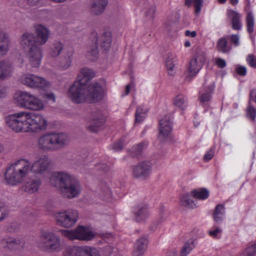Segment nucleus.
Segmentation results:
<instances>
[{
	"instance_id": "1",
	"label": "nucleus",
	"mask_w": 256,
	"mask_h": 256,
	"mask_svg": "<svg viewBox=\"0 0 256 256\" xmlns=\"http://www.w3.org/2000/svg\"><path fill=\"white\" fill-rule=\"evenodd\" d=\"M68 96L75 104L95 102L102 98L103 90L99 83H92L87 86L80 80H76L70 88Z\"/></svg>"
},
{
	"instance_id": "2",
	"label": "nucleus",
	"mask_w": 256,
	"mask_h": 256,
	"mask_svg": "<svg viewBox=\"0 0 256 256\" xmlns=\"http://www.w3.org/2000/svg\"><path fill=\"white\" fill-rule=\"evenodd\" d=\"M50 181L52 185L59 188L61 194L66 198L71 199L77 197L82 190L79 181L67 172H54Z\"/></svg>"
},
{
	"instance_id": "3",
	"label": "nucleus",
	"mask_w": 256,
	"mask_h": 256,
	"mask_svg": "<svg viewBox=\"0 0 256 256\" xmlns=\"http://www.w3.org/2000/svg\"><path fill=\"white\" fill-rule=\"evenodd\" d=\"M68 142V137L63 133L49 132L40 136L36 142L38 148L44 152L58 150Z\"/></svg>"
},
{
	"instance_id": "4",
	"label": "nucleus",
	"mask_w": 256,
	"mask_h": 256,
	"mask_svg": "<svg viewBox=\"0 0 256 256\" xmlns=\"http://www.w3.org/2000/svg\"><path fill=\"white\" fill-rule=\"evenodd\" d=\"M30 170V161L25 158L20 159L7 168L4 174L6 180L10 185H16L23 180Z\"/></svg>"
},
{
	"instance_id": "5",
	"label": "nucleus",
	"mask_w": 256,
	"mask_h": 256,
	"mask_svg": "<svg viewBox=\"0 0 256 256\" xmlns=\"http://www.w3.org/2000/svg\"><path fill=\"white\" fill-rule=\"evenodd\" d=\"M90 38L92 44L88 48V56L92 60H94L98 58V46L104 50L110 48L112 40V36L109 32H104L100 35L96 32H93L91 34Z\"/></svg>"
},
{
	"instance_id": "6",
	"label": "nucleus",
	"mask_w": 256,
	"mask_h": 256,
	"mask_svg": "<svg viewBox=\"0 0 256 256\" xmlns=\"http://www.w3.org/2000/svg\"><path fill=\"white\" fill-rule=\"evenodd\" d=\"M38 245L44 250L50 252H58L62 250L60 238L48 230L41 232Z\"/></svg>"
},
{
	"instance_id": "7",
	"label": "nucleus",
	"mask_w": 256,
	"mask_h": 256,
	"mask_svg": "<svg viewBox=\"0 0 256 256\" xmlns=\"http://www.w3.org/2000/svg\"><path fill=\"white\" fill-rule=\"evenodd\" d=\"M26 112H18L5 118L6 126L16 132H27Z\"/></svg>"
},
{
	"instance_id": "8",
	"label": "nucleus",
	"mask_w": 256,
	"mask_h": 256,
	"mask_svg": "<svg viewBox=\"0 0 256 256\" xmlns=\"http://www.w3.org/2000/svg\"><path fill=\"white\" fill-rule=\"evenodd\" d=\"M18 102L21 107L29 110L38 111L44 108V104L40 99L26 92L20 93Z\"/></svg>"
},
{
	"instance_id": "9",
	"label": "nucleus",
	"mask_w": 256,
	"mask_h": 256,
	"mask_svg": "<svg viewBox=\"0 0 256 256\" xmlns=\"http://www.w3.org/2000/svg\"><path fill=\"white\" fill-rule=\"evenodd\" d=\"M54 216L58 225L64 228H70L77 222L78 214L76 210L68 209L56 212Z\"/></svg>"
},
{
	"instance_id": "10",
	"label": "nucleus",
	"mask_w": 256,
	"mask_h": 256,
	"mask_svg": "<svg viewBox=\"0 0 256 256\" xmlns=\"http://www.w3.org/2000/svg\"><path fill=\"white\" fill-rule=\"evenodd\" d=\"M27 132H38L45 130L47 121L41 114L26 112Z\"/></svg>"
},
{
	"instance_id": "11",
	"label": "nucleus",
	"mask_w": 256,
	"mask_h": 256,
	"mask_svg": "<svg viewBox=\"0 0 256 256\" xmlns=\"http://www.w3.org/2000/svg\"><path fill=\"white\" fill-rule=\"evenodd\" d=\"M62 235L70 240H90L94 237V234L87 228L78 226L74 230H62Z\"/></svg>"
},
{
	"instance_id": "12",
	"label": "nucleus",
	"mask_w": 256,
	"mask_h": 256,
	"mask_svg": "<svg viewBox=\"0 0 256 256\" xmlns=\"http://www.w3.org/2000/svg\"><path fill=\"white\" fill-rule=\"evenodd\" d=\"M63 254L64 256H101L96 248L86 246H68L64 249Z\"/></svg>"
},
{
	"instance_id": "13",
	"label": "nucleus",
	"mask_w": 256,
	"mask_h": 256,
	"mask_svg": "<svg viewBox=\"0 0 256 256\" xmlns=\"http://www.w3.org/2000/svg\"><path fill=\"white\" fill-rule=\"evenodd\" d=\"M205 60V54L202 52H198L189 62L186 79L195 76L202 68Z\"/></svg>"
},
{
	"instance_id": "14",
	"label": "nucleus",
	"mask_w": 256,
	"mask_h": 256,
	"mask_svg": "<svg viewBox=\"0 0 256 256\" xmlns=\"http://www.w3.org/2000/svg\"><path fill=\"white\" fill-rule=\"evenodd\" d=\"M20 82L30 88L44 89L49 86V83L44 78L33 74H26L22 76Z\"/></svg>"
},
{
	"instance_id": "15",
	"label": "nucleus",
	"mask_w": 256,
	"mask_h": 256,
	"mask_svg": "<svg viewBox=\"0 0 256 256\" xmlns=\"http://www.w3.org/2000/svg\"><path fill=\"white\" fill-rule=\"evenodd\" d=\"M152 170V163L150 161L144 160L132 166V174L136 178L144 180L149 177Z\"/></svg>"
},
{
	"instance_id": "16",
	"label": "nucleus",
	"mask_w": 256,
	"mask_h": 256,
	"mask_svg": "<svg viewBox=\"0 0 256 256\" xmlns=\"http://www.w3.org/2000/svg\"><path fill=\"white\" fill-rule=\"evenodd\" d=\"M50 160L46 154H42L36 158L35 161L30 166V170L34 174H43L48 170Z\"/></svg>"
},
{
	"instance_id": "17",
	"label": "nucleus",
	"mask_w": 256,
	"mask_h": 256,
	"mask_svg": "<svg viewBox=\"0 0 256 256\" xmlns=\"http://www.w3.org/2000/svg\"><path fill=\"white\" fill-rule=\"evenodd\" d=\"M105 122V118L100 111L92 112L90 118V124L86 128L92 132H96L100 130Z\"/></svg>"
},
{
	"instance_id": "18",
	"label": "nucleus",
	"mask_w": 256,
	"mask_h": 256,
	"mask_svg": "<svg viewBox=\"0 0 256 256\" xmlns=\"http://www.w3.org/2000/svg\"><path fill=\"white\" fill-rule=\"evenodd\" d=\"M26 57L29 64L33 68H38L41 64L42 52L40 46H34L28 50Z\"/></svg>"
},
{
	"instance_id": "19",
	"label": "nucleus",
	"mask_w": 256,
	"mask_h": 256,
	"mask_svg": "<svg viewBox=\"0 0 256 256\" xmlns=\"http://www.w3.org/2000/svg\"><path fill=\"white\" fill-rule=\"evenodd\" d=\"M172 123L171 118L168 116H164L160 121L158 138L162 141L170 134L172 130Z\"/></svg>"
},
{
	"instance_id": "20",
	"label": "nucleus",
	"mask_w": 256,
	"mask_h": 256,
	"mask_svg": "<svg viewBox=\"0 0 256 256\" xmlns=\"http://www.w3.org/2000/svg\"><path fill=\"white\" fill-rule=\"evenodd\" d=\"M1 246L11 250L22 249L24 247V242L19 238L8 237L2 238L0 241Z\"/></svg>"
},
{
	"instance_id": "21",
	"label": "nucleus",
	"mask_w": 256,
	"mask_h": 256,
	"mask_svg": "<svg viewBox=\"0 0 256 256\" xmlns=\"http://www.w3.org/2000/svg\"><path fill=\"white\" fill-rule=\"evenodd\" d=\"M34 29L36 34V38L37 44L40 46L44 45L48 40L50 34V30L40 24H35Z\"/></svg>"
},
{
	"instance_id": "22",
	"label": "nucleus",
	"mask_w": 256,
	"mask_h": 256,
	"mask_svg": "<svg viewBox=\"0 0 256 256\" xmlns=\"http://www.w3.org/2000/svg\"><path fill=\"white\" fill-rule=\"evenodd\" d=\"M20 44L24 49L28 50L33 47L40 46L37 44L34 34L29 32H24L22 35Z\"/></svg>"
},
{
	"instance_id": "23",
	"label": "nucleus",
	"mask_w": 256,
	"mask_h": 256,
	"mask_svg": "<svg viewBox=\"0 0 256 256\" xmlns=\"http://www.w3.org/2000/svg\"><path fill=\"white\" fill-rule=\"evenodd\" d=\"M14 71V67L11 62L6 60H0V81L8 79Z\"/></svg>"
},
{
	"instance_id": "24",
	"label": "nucleus",
	"mask_w": 256,
	"mask_h": 256,
	"mask_svg": "<svg viewBox=\"0 0 256 256\" xmlns=\"http://www.w3.org/2000/svg\"><path fill=\"white\" fill-rule=\"evenodd\" d=\"M11 40L8 34L0 29V58L7 54L10 48Z\"/></svg>"
},
{
	"instance_id": "25",
	"label": "nucleus",
	"mask_w": 256,
	"mask_h": 256,
	"mask_svg": "<svg viewBox=\"0 0 256 256\" xmlns=\"http://www.w3.org/2000/svg\"><path fill=\"white\" fill-rule=\"evenodd\" d=\"M41 183V180L39 178H30L22 186V190L29 194H34L38 191Z\"/></svg>"
},
{
	"instance_id": "26",
	"label": "nucleus",
	"mask_w": 256,
	"mask_h": 256,
	"mask_svg": "<svg viewBox=\"0 0 256 256\" xmlns=\"http://www.w3.org/2000/svg\"><path fill=\"white\" fill-rule=\"evenodd\" d=\"M108 2V0H92L90 5L91 14L96 16L102 14L106 10Z\"/></svg>"
},
{
	"instance_id": "27",
	"label": "nucleus",
	"mask_w": 256,
	"mask_h": 256,
	"mask_svg": "<svg viewBox=\"0 0 256 256\" xmlns=\"http://www.w3.org/2000/svg\"><path fill=\"white\" fill-rule=\"evenodd\" d=\"M134 213L136 216V220L138 222L146 219L150 215V212L146 204L137 206L134 209Z\"/></svg>"
},
{
	"instance_id": "28",
	"label": "nucleus",
	"mask_w": 256,
	"mask_h": 256,
	"mask_svg": "<svg viewBox=\"0 0 256 256\" xmlns=\"http://www.w3.org/2000/svg\"><path fill=\"white\" fill-rule=\"evenodd\" d=\"M148 241L146 238H141L137 240L134 249L132 252L133 256H142L147 248Z\"/></svg>"
},
{
	"instance_id": "29",
	"label": "nucleus",
	"mask_w": 256,
	"mask_h": 256,
	"mask_svg": "<svg viewBox=\"0 0 256 256\" xmlns=\"http://www.w3.org/2000/svg\"><path fill=\"white\" fill-rule=\"evenodd\" d=\"M228 16L230 18L232 29L240 30L242 28L241 15L238 12L230 10L228 12Z\"/></svg>"
},
{
	"instance_id": "30",
	"label": "nucleus",
	"mask_w": 256,
	"mask_h": 256,
	"mask_svg": "<svg viewBox=\"0 0 256 256\" xmlns=\"http://www.w3.org/2000/svg\"><path fill=\"white\" fill-rule=\"evenodd\" d=\"M94 76L95 73L92 69L84 68L80 69L76 80H80L83 84H86L87 82L92 79Z\"/></svg>"
},
{
	"instance_id": "31",
	"label": "nucleus",
	"mask_w": 256,
	"mask_h": 256,
	"mask_svg": "<svg viewBox=\"0 0 256 256\" xmlns=\"http://www.w3.org/2000/svg\"><path fill=\"white\" fill-rule=\"evenodd\" d=\"M176 61L177 58L176 54L172 53H169L168 54L166 64L168 69V74L170 76L174 74V72L173 68Z\"/></svg>"
},
{
	"instance_id": "32",
	"label": "nucleus",
	"mask_w": 256,
	"mask_h": 256,
	"mask_svg": "<svg viewBox=\"0 0 256 256\" xmlns=\"http://www.w3.org/2000/svg\"><path fill=\"white\" fill-rule=\"evenodd\" d=\"M64 48L63 44L59 40H54L50 45L49 54L52 57L58 56Z\"/></svg>"
},
{
	"instance_id": "33",
	"label": "nucleus",
	"mask_w": 256,
	"mask_h": 256,
	"mask_svg": "<svg viewBox=\"0 0 256 256\" xmlns=\"http://www.w3.org/2000/svg\"><path fill=\"white\" fill-rule=\"evenodd\" d=\"M216 48L218 52L226 54L230 51L231 46L228 44L226 38L222 37L218 40Z\"/></svg>"
},
{
	"instance_id": "34",
	"label": "nucleus",
	"mask_w": 256,
	"mask_h": 256,
	"mask_svg": "<svg viewBox=\"0 0 256 256\" xmlns=\"http://www.w3.org/2000/svg\"><path fill=\"white\" fill-rule=\"evenodd\" d=\"M224 207L223 205H217L213 214L214 220L217 223L220 222L224 218Z\"/></svg>"
},
{
	"instance_id": "35",
	"label": "nucleus",
	"mask_w": 256,
	"mask_h": 256,
	"mask_svg": "<svg viewBox=\"0 0 256 256\" xmlns=\"http://www.w3.org/2000/svg\"><path fill=\"white\" fill-rule=\"evenodd\" d=\"M173 104L175 106L184 110L187 106V99L184 96L179 94L174 98Z\"/></svg>"
},
{
	"instance_id": "36",
	"label": "nucleus",
	"mask_w": 256,
	"mask_h": 256,
	"mask_svg": "<svg viewBox=\"0 0 256 256\" xmlns=\"http://www.w3.org/2000/svg\"><path fill=\"white\" fill-rule=\"evenodd\" d=\"M192 194L194 198L204 200L208 197L209 192L206 188H199L193 190L192 192Z\"/></svg>"
},
{
	"instance_id": "37",
	"label": "nucleus",
	"mask_w": 256,
	"mask_h": 256,
	"mask_svg": "<svg viewBox=\"0 0 256 256\" xmlns=\"http://www.w3.org/2000/svg\"><path fill=\"white\" fill-rule=\"evenodd\" d=\"M194 240L192 239L188 240L184 245L181 250V256H186L195 248Z\"/></svg>"
},
{
	"instance_id": "38",
	"label": "nucleus",
	"mask_w": 256,
	"mask_h": 256,
	"mask_svg": "<svg viewBox=\"0 0 256 256\" xmlns=\"http://www.w3.org/2000/svg\"><path fill=\"white\" fill-rule=\"evenodd\" d=\"M180 203L181 205L188 208H193L195 206L194 201L188 193L184 194L180 196Z\"/></svg>"
},
{
	"instance_id": "39",
	"label": "nucleus",
	"mask_w": 256,
	"mask_h": 256,
	"mask_svg": "<svg viewBox=\"0 0 256 256\" xmlns=\"http://www.w3.org/2000/svg\"><path fill=\"white\" fill-rule=\"evenodd\" d=\"M246 29L249 34H252L254 30V20L252 12L248 13L246 16Z\"/></svg>"
},
{
	"instance_id": "40",
	"label": "nucleus",
	"mask_w": 256,
	"mask_h": 256,
	"mask_svg": "<svg viewBox=\"0 0 256 256\" xmlns=\"http://www.w3.org/2000/svg\"><path fill=\"white\" fill-rule=\"evenodd\" d=\"M72 56L73 53L72 52H69L61 62L60 66L63 70H66L70 67L72 60Z\"/></svg>"
},
{
	"instance_id": "41",
	"label": "nucleus",
	"mask_w": 256,
	"mask_h": 256,
	"mask_svg": "<svg viewBox=\"0 0 256 256\" xmlns=\"http://www.w3.org/2000/svg\"><path fill=\"white\" fill-rule=\"evenodd\" d=\"M246 116L250 120L254 121L256 118V109L252 106L250 100L248 101L246 110Z\"/></svg>"
},
{
	"instance_id": "42",
	"label": "nucleus",
	"mask_w": 256,
	"mask_h": 256,
	"mask_svg": "<svg viewBox=\"0 0 256 256\" xmlns=\"http://www.w3.org/2000/svg\"><path fill=\"white\" fill-rule=\"evenodd\" d=\"M214 86H208V92H206L202 94L200 97L199 99L200 102L204 104L205 102H209L212 98L211 92L214 89Z\"/></svg>"
},
{
	"instance_id": "43",
	"label": "nucleus",
	"mask_w": 256,
	"mask_h": 256,
	"mask_svg": "<svg viewBox=\"0 0 256 256\" xmlns=\"http://www.w3.org/2000/svg\"><path fill=\"white\" fill-rule=\"evenodd\" d=\"M256 254V242L248 246L242 254V256H254Z\"/></svg>"
},
{
	"instance_id": "44",
	"label": "nucleus",
	"mask_w": 256,
	"mask_h": 256,
	"mask_svg": "<svg viewBox=\"0 0 256 256\" xmlns=\"http://www.w3.org/2000/svg\"><path fill=\"white\" fill-rule=\"evenodd\" d=\"M148 144V143L146 142H141L133 146L132 150L136 155L140 154H141L142 150L147 147Z\"/></svg>"
},
{
	"instance_id": "45",
	"label": "nucleus",
	"mask_w": 256,
	"mask_h": 256,
	"mask_svg": "<svg viewBox=\"0 0 256 256\" xmlns=\"http://www.w3.org/2000/svg\"><path fill=\"white\" fill-rule=\"evenodd\" d=\"M156 6L154 5H151L148 8L145 10V16L148 20H153L156 12Z\"/></svg>"
},
{
	"instance_id": "46",
	"label": "nucleus",
	"mask_w": 256,
	"mask_h": 256,
	"mask_svg": "<svg viewBox=\"0 0 256 256\" xmlns=\"http://www.w3.org/2000/svg\"><path fill=\"white\" fill-rule=\"evenodd\" d=\"M246 60L250 67L256 68V56L254 54H250L248 55Z\"/></svg>"
},
{
	"instance_id": "47",
	"label": "nucleus",
	"mask_w": 256,
	"mask_h": 256,
	"mask_svg": "<svg viewBox=\"0 0 256 256\" xmlns=\"http://www.w3.org/2000/svg\"><path fill=\"white\" fill-rule=\"evenodd\" d=\"M140 110H141V109L139 108L136 110L135 114V124L142 122L146 117V114H144V113H142V114H139Z\"/></svg>"
},
{
	"instance_id": "48",
	"label": "nucleus",
	"mask_w": 256,
	"mask_h": 256,
	"mask_svg": "<svg viewBox=\"0 0 256 256\" xmlns=\"http://www.w3.org/2000/svg\"><path fill=\"white\" fill-rule=\"evenodd\" d=\"M192 3L195 8V12L196 14L199 13L201 10L203 0H192Z\"/></svg>"
},
{
	"instance_id": "49",
	"label": "nucleus",
	"mask_w": 256,
	"mask_h": 256,
	"mask_svg": "<svg viewBox=\"0 0 256 256\" xmlns=\"http://www.w3.org/2000/svg\"><path fill=\"white\" fill-rule=\"evenodd\" d=\"M236 73L240 76H244L246 74L247 70L246 68L240 65H238L236 68Z\"/></svg>"
},
{
	"instance_id": "50",
	"label": "nucleus",
	"mask_w": 256,
	"mask_h": 256,
	"mask_svg": "<svg viewBox=\"0 0 256 256\" xmlns=\"http://www.w3.org/2000/svg\"><path fill=\"white\" fill-rule=\"evenodd\" d=\"M169 214V212L166 210L162 209L160 210L159 218H158V223H161L164 221L166 218H168Z\"/></svg>"
},
{
	"instance_id": "51",
	"label": "nucleus",
	"mask_w": 256,
	"mask_h": 256,
	"mask_svg": "<svg viewBox=\"0 0 256 256\" xmlns=\"http://www.w3.org/2000/svg\"><path fill=\"white\" fill-rule=\"evenodd\" d=\"M8 214V212L4 206H0V222L7 218Z\"/></svg>"
},
{
	"instance_id": "52",
	"label": "nucleus",
	"mask_w": 256,
	"mask_h": 256,
	"mask_svg": "<svg viewBox=\"0 0 256 256\" xmlns=\"http://www.w3.org/2000/svg\"><path fill=\"white\" fill-rule=\"evenodd\" d=\"M239 36L238 34H232L230 36V42L234 44V46H238L239 42Z\"/></svg>"
},
{
	"instance_id": "53",
	"label": "nucleus",
	"mask_w": 256,
	"mask_h": 256,
	"mask_svg": "<svg viewBox=\"0 0 256 256\" xmlns=\"http://www.w3.org/2000/svg\"><path fill=\"white\" fill-rule=\"evenodd\" d=\"M214 156V151L212 150H210L206 152L204 154V158L206 162H208Z\"/></svg>"
},
{
	"instance_id": "54",
	"label": "nucleus",
	"mask_w": 256,
	"mask_h": 256,
	"mask_svg": "<svg viewBox=\"0 0 256 256\" xmlns=\"http://www.w3.org/2000/svg\"><path fill=\"white\" fill-rule=\"evenodd\" d=\"M222 230L218 228L209 231V234L213 238H217L218 235L221 233Z\"/></svg>"
},
{
	"instance_id": "55",
	"label": "nucleus",
	"mask_w": 256,
	"mask_h": 256,
	"mask_svg": "<svg viewBox=\"0 0 256 256\" xmlns=\"http://www.w3.org/2000/svg\"><path fill=\"white\" fill-rule=\"evenodd\" d=\"M216 64L218 67L222 68L226 66V62L221 58H218L216 60Z\"/></svg>"
},
{
	"instance_id": "56",
	"label": "nucleus",
	"mask_w": 256,
	"mask_h": 256,
	"mask_svg": "<svg viewBox=\"0 0 256 256\" xmlns=\"http://www.w3.org/2000/svg\"><path fill=\"white\" fill-rule=\"evenodd\" d=\"M123 148V142L120 140L115 142L113 146V148L116 151L121 150Z\"/></svg>"
},
{
	"instance_id": "57",
	"label": "nucleus",
	"mask_w": 256,
	"mask_h": 256,
	"mask_svg": "<svg viewBox=\"0 0 256 256\" xmlns=\"http://www.w3.org/2000/svg\"><path fill=\"white\" fill-rule=\"evenodd\" d=\"M134 86V82L132 81L130 84L126 85L125 90V95H127L129 94L131 88Z\"/></svg>"
},
{
	"instance_id": "58",
	"label": "nucleus",
	"mask_w": 256,
	"mask_h": 256,
	"mask_svg": "<svg viewBox=\"0 0 256 256\" xmlns=\"http://www.w3.org/2000/svg\"><path fill=\"white\" fill-rule=\"evenodd\" d=\"M250 98L256 103V88H254L250 91Z\"/></svg>"
},
{
	"instance_id": "59",
	"label": "nucleus",
	"mask_w": 256,
	"mask_h": 256,
	"mask_svg": "<svg viewBox=\"0 0 256 256\" xmlns=\"http://www.w3.org/2000/svg\"><path fill=\"white\" fill-rule=\"evenodd\" d=\"M139 108L141 109L139 112V114H142V113H144V114L146 115V113L148 112V109L147 108H144L143 106H140L137 107L136 110H138Z\"/></svg>"
},
{
	"instance_id": "60",
	"label": "nucleus",
	"mask_w": 256,
	"mask_h": 256,
	"mask_svg": "<svg viewBox=\"0 0 256 256\" xmlns=\"http://www.w3.org/2000/svg\"><path fill=\"white\" fill-rule=\"evenodd\" d=\"M185 34L188 36L194 38L196 35V33L195 31L190 32L189 30H186L185 32Z\"/></svg>"
},
{
	"instance_id": "61",
	"label": "nucleus",
	"mask_w": 256,
	"mask_h": 256,
	"mask_svg": "<svg viewBox=\"0 0 256 256\" xmlns=\"http://www.w3.org/2000/svg\"><path fill=\"white\" fill-rule=\"evenodd\" d=\"M10 227L13 230L16 231L20 228V225L18 223L14 222L11 224Z\"/></svg>"
},
{
	"instance_id": "62",
	"label": "nucleus",
	"mask_w": 256,
	"mask_h": 256,
	"mask_svg": "<svg viewBox=\"0 0 256 256\" xmlns=\"http://www.w3.org/2000/svg\"><path fill=\"white\" fill-rule=\"evenodd\" d=\"M84 159L81 158H78L77 160V161L76 162V164L78 166H82L84 164Z\"/></svg>"
},
{
	"instance_id": "63",
	"label": "nucleus",
	"mask_w": 256,
	"mask_h": 256,
	"mask_svg": "<svg viewBox=\"0 0 256 256\" xmlns=\"http://www.w3.org/2000/svg\"><path fill=\"white\" fill-rule=\"evenodd\" d=\"M46 96L50 100H52L54 102L55 100L54 96L52 93L46 94Z\"/></svg>"
},
{
	"instance_id": "64",
	"label": "nucleus",
	"mask_w": 256,
	"mask_h": 256,
	"mask_svg": "<svg viewBox=\"0 0 256 256\" xmlns=\"http://www.w3.org/2000/svg\"><path fill=\"white\" fill-rule=\"evenodd\" d=\"M38 1L39 0H28V4L30 6L36 5Z\"/></svg>"
}]
</instances>
